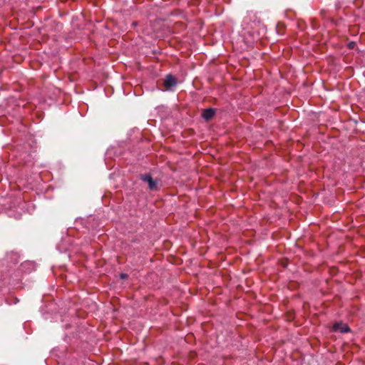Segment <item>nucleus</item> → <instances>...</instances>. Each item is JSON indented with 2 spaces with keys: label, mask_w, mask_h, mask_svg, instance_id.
I'll list each match as a JSON object with an SVG mask.
<instances>
[{
  "label": "nucleus",
  "mask_w": 365,
  "mask_h": 365,
  "mask_svg": "<svg viewBox=\"0 0 365 365\" xmlns=\"http://www.w3.org/2000/svg\"><path fill=\"white\" fill-rule=\"evenodd\" d=\"M163 85L166 90L171 91L177 85V79L172 74H168L165 76Z\"/></svg>",
  "instance_id": "4"
},
{
  "label": "nucleus",
  "mask_w": 365,
  "mask_h": 365,
  "mask_svg": "<svg viewBox=\"0 0 365 365\" xmlns=\"http://www.w3.org/2000/svg\"><path fill=\"white\" fill-rule=\"evenodd\" d=\"M128 277V275L125 273H121L120 274V278L122 279H126Z\"/></svg>",
  "instance_id": "10"
},
{
  "label": "nucleus",
  "mask_w": 365,
  "mask_h": 365,
  "mask_svg": "<svg viewBox=\"0 0 365 365\" xmlns=\"http://www.w3.org/2000/svg\"><path fill=\"white\" fill-rule=\"evenodd\" d=\"M215 114V109L209 108L205 109L202 112V117L206 120L209 121L211 120Z\"/></svg>",
  "instance_id": "6"
},
{
  "label": "nucleus",
  "mask_w": 365,
  "mask_h": 365,
  "mask_svg": "<svg viewBox=\"0 0 365 365\" xmlns=\"http://www.w3.org/2000/svg\"><path fill=\"white\" fill-rule=\"evenodd\" d=\"M333 330L334 331H339L340 333L344 334L349 332L350 328L346 324H343L342 322H337L333 325Z\"/></svg>",
  "instance_id": "5"
},
{
  "label": "nucleus",
  "mask_w": 365,
  "mask_h": 365,
  "mask_svg": "<svg viewBox=\"0 0 365 365\" xmlns=\"http://www.w3.org/2000/svg\"><path fill=\"white\" fill-rule=\"evenodd\" d=\"M72 240L70 237L66 236L63 237L60 242L57 245V249L60 252H64L69 250L71 246Z\"/></svg>",
  "instance_id": "3"
},
{
  "label": "nucleus",
  "mask_w": 365,
  "mask_h": 365,
  "mask_svg": "<svg viewBox=\"0 0 365 365\" xmlns=\"http://www.w3.org/2000/svg\"><path fill=\"white\" fill-rule=\"evenodd\" d=\"M27 266H28V267H30V266H31V267H33V264H32V263H31V262H24V263H22V264H21V267L22 269H24V268H25L26 267H27Z\"/></svg>",
  "instance_id": "8"
},
{
  "label": "nucleus",
  "mask_w": 365,
  "mask_h": 365,
  "mask_svg": "<svg viewBox=\"0 0 365 365\" xmlns=\"http://www.w3.org/2000/svg\"><path fill=\"white\" fill-rule=\"evenodd\" d=\"M92 88H93V89H94V86L93 85L92 86Z\"/></svg>",
  "instance_id": "12"
},
{
  "label": "nucleus",
  "mask_w": 365,
  "mask_h": 365,
  "mask_svg": "<svg viewBox=\"0 0 365 365\" xmlns=\"http://www.w3.org/2000/svg\"><path fill=\"white\" fill-rule=\"evenodd\" d=\"M137 24H138V23H137L136 21L133 22V26H135Z\"/></svg>",
  "instance_id": "11"
},
{
  "label": "nucleus",
  "mask_w": 365,
  "mask_h": 365,
  "mask_svg": "<svg viewBox=\"0 0 365 365\" xmlns=\"http://www.w3.org/2000/svg\"><path fill=\"white\" fill-rule=\"evenodd\" d=\"M140 179L147 182L148 185V187L152 191H155L158 190V181L154 180L150 174H143L140 175Z\"/></svg>",
  "instance_id": "2"
},
{
  "label": "nucleus",
  "mask_w": 365,
  "mask_h": 365,
  "mask_svg": "<svg viewBox=\"0 0 365 365\" xmlns=\"http://www.w3.org/2000/svg\"><path fill=\"white\" fill-rule=\"evenodd\" d=\"M21 204V198H16L14 200H9L7 204H5V209L8 210V215L9 217H13L16 219H19L20 217V212L16 210L19 208L20 205Z\"/></svg>",
  "instance_id": "1"
},
{
  "label": "nucleus",
  "mask_w": 365,
  "mask_h": 365,
  "mask_svg": "<svg viewBox=\"0 0 365 365\" xmlns=\"http://www.w3.org/2000/svg\"><path fill=\"white\" fill-rule=\"evenodd\" d=\"M355 46H356V43L354 41H351L348 43V47H349V48H351V49L354 48Z\"/></svg>",
  "instance_id": "9"
},
{
  "label": "nucleus",
  "mask_w": 365,
  "mask_h": 365,
  "mask_svg": "<svg viewBox=\"0 0 365 365\" xmlns=\"http://www.w3.org/2000/svg\"><path fill=\"white\" fill-rule=\"evenodd\" d=\"M19 257V254L15 252H11L7 254V258L14 259V263H16L18 262V258Z\"/></svg>",
  "instance_id": "7"
}]
</instances>
